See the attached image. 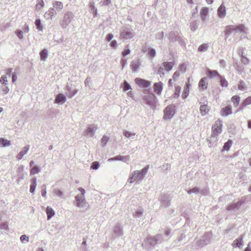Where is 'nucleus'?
I'll return each mask as SVG.
<instances>
[{
    "mask_svg": "<svg viewBox=\"0 0 251 251\" xmlns=\"http://www.w3.org/2000/svg\"><path fill=\"white\" fill-rule=\"evenodd\" d=\"M139 68V66L138 64H132V68H133V70L135 71H137V70Z\"/></svg>",
    "mask_w": 251,
    "mask_h": 251,
    "instance_id": "obj_50",
    "label": "nucleus"
},
{
    "mask_svg": "<svg viewBox=\"0 0 251 251\" xmlns=\"http://www.w3.org/2000/svg\"><path fill=\"white\" fill-rule=\"evenodd\" d=\"M123 89L125 91H126L131 89L130 85L126 81L124 82Z\"/></svg>",
    "mask_w": 251,
    "mask_h": 251,
    "instance_id": "obj_36",
    "label": "nucleus"
},
{
    "mask_svg": "<svg viewBox=\"0 0 251 251\" xmlns=\"http://www.w3.org/2000/svg\"><path fill=\"white\" fill-rule=\"evenodd\" d=\"M65 100V96L62 94H59L57 96L55 101L56 102L59 103L62 101H64Z\"/></svg>",
    "mask_w": 251,
    "mask_h": 251,
    "instance_id": "obj_26",
    "label": "nucleus"
},
{
    "mask_svg": "<svg viewBox=\"0 0 251 251\" xmlns=\"http://www.w3.org/2000/svg\"><path fill=\"white\" fill-rule=\"evenodd\" d=\"M110 46L111 47H113V48H115L117 46V42L116 40H113L111 43H110Z\"/></svg>",
    "mask_w": 251,
    "mask_h": 251,
    "instance_id": "obj_48",
    "label": "nucleus"
},
{
    "mask_svg": "<svg viewBox=\"0 0 251 251\" xmlns=\"http://www.w3.org/2000/svg\"><path fill=\"white\" fill-rule=\"evenodd\" d=\"M0 81L1 83L4 84L7 81V78L5 76H2L0 78Z\"/></svg>",
    "mask_w": 251,
    "mask_h": 251,
    "instance_id": "obj_45",
    "label": "nucleus"
},
{
    "mask_svg": "<svg viewBox=\"0 0 251 251\" xmlns=\"http://www.w3.org/2000/svg\"><path fill=\"white\" fill-rule=\"evenodd\" d=\"M11 145L10 141L4 139L3 138H0V147H5L9 146Z\"/></svg>",
    "mask_w": 251,
    "mask_h": 251,
    "instance_id": "obj_12",
    "label": "nucleus"
},
{
    "mask_svg": "<svg viewBox=\"0 0 251 251\" xmlns=\"http://www.w3.org/2000/svg\"><path fill=\"white\" fill-rule=\"evenodd\" d=\"M93 14H94V17H96L97 16V10L96 8H95L94 9H93V10H92Z\"/></svg>",
    "mask_w": 251,
    "mask_h": 251,
    "instance_id": "obj_56",
    "label": "nucleus"
},
{
    "mask_svg": "<svg viewBox=\"0 0 251 251\" xmlns=\"http://www.w3.org/2000/svg\"><path fill=\"white\" fill-rule=\"evenodd\" d=\"M209 110L207 105H202L200 107V111L202 116L207 114L209 112Z\"/></svg>",
    "mask_w": 251,
    "mask_h": 251,
    "instance_id": "obj_15",
    "label": "nucleus"
},
{
    "mask_svg": "<svg viewBox=\"0 0 251 251\" xmlns=\"http://www.w3.org/2000/svg\"><path fill=\"white\" fill-rule=\"evenodd\" d=\"M237 207V204L236 203H233L229 206H228L227 209L228 210L234 209V208H236Z\"/></svg>",
    "mask_w": 251,
    "mask_h": 251,
    "instance_id": "obj_41",
    "label": "nucleus"
},
{
    "mask_svg": "<svg viewBox=\"0 0 251 251\" xmlns=\"http://www.w3.org/2000/svg\"><path fill=\"white\" fill-rule=\"evenodd\" d=\"M238 89L243 90L245 88V85L243 81L241 80L238 85Z\"/></svg>",
    "mask_w": 251,
    "mask_h": 251,
    "instance_id": "obj_34",
    "label": "nucleus"
},
{
    "mask_svg": "<svg viewBox=\"0 0 251 251\" xmlns=\"http://www.w3.org/2000/svg\"><path fill=\"white\" fill-rule=\"evenodd\" d=\"M155 54H156L155 51L154 49H150L149 50V55L151 57H154L155 55Z\"/></svg>",
    "mask_w": 251,
    "mask_h": 251,
    "instance_id": "obj_40",
    "label": "nucleus"
},
{
    "mask_svg": "<svg viewBox=\"0 0 251 251\" xmlns=\"http://www.w3.org/2000/svg\"><path fill=\"white\" fill-rule=\"evenodd\" d=\"M176 113V107L174 104L168 105L164 110L163 119L171 120Z\"/></svg>",
    "mask_w": 251,
    "mask_h": 251,
    "instance_id": "obj_1",
    "label": "nucleus"
},
{
    "mask_svg": "<svg viewBox=\"0 0 251 251\" xmlns=\"http://www.w3.org/2000/svg\"><path fill=\"white\" fill-rule=\"evenodd\" d=\"M243 245V241L242 238H237L233 241L232 246L234 248H241Z\"/></svg>",
    "mask_w": 251,
    "mask_h": 251,
    "instance_id": "obj_10",
    "label": "nucleus"
},
{
    "mask_svg": "<svg viewBox=\"0 0 251 251\" xmlns=\"http://www.w3.org/2000/svg\"><path fill=\"white\" fill-rule=\"evenodd\" d=\"M162 89V83L161 82H156L153 84L154 91L157 94H160Z\"/></svg>",
    "mask_w": 251,
    "mask_h": 251,
    "instance_id": "obj_8",
    "label": "nucleus"
},
{
    "mask_svg": "<svg viewBox=\"0 0 251 251\" xmlns=\"http://www.w3.org/2000/svg\"><path fill=\"white\" fill-rule=\"evenodd\" d=\"M31 185L30 187V192L31 193H33L36 187V180L35 177L33 178L31 180Z\"/></svg>",
    "mask_w": 251,
    "mask_h": 251,
    "instance_id": "obj_21",
    "label": "nucleus"
},
{
    "mask_svg": "<svg viewBox=\"0 0 251 251\" xmlns=\"http://www.w3.org/2000/svg\"><path fill=\"white\" fill-rule=\"evenodd\" d=\"M78 190L81 192L82 195L84 196L85 193V190L83 188L80 187L78 188Z\"/></svg>",
    "mask_w": 251,
    "mask_h": 251,
    "instance_id": "obj_54",
    "label": "nucleus"
},
{
    "mask_svg": "<svg viewBox=\"0 0 251 251\" xmlns=\"http://www.w3.org/2000/svg\"><path fill=\"white\" fill-rule=\"evenodd\" d=\"M169 84L171 86H172V87L173 86V79H171L169 80Z\"/></svg>",
    "mask_w": 251,
    "mask_h": 251,
    "instance_id": "obj_63",
    "label": "nucleus"
},
{
    "mask_svg": "<svg viewBox=\"0 0 251 251\" xmlns=\"http://www.w3.org/2000/svg\"><path fill=\"white\" fill-rule=\"evenodd\" d=\"M83 196H77L75 197V200L76 201V205L78 207L81 206L82 204L84 202V199L83 198Z\"/></svg>",
    "mask_w": 251,
    "mask_h": 251,
    "instance_id": "obj_19",
    "label": "nucleus"
},
{
    "mask_svg": "<svg viewBox=\"0 0 251 251\" xmlns=\"http://www.w3.org/2000/svg\"><path fill=\"white\" fill-rule=\"evenodd\" d=\"M17 79L16 75L14 73L12 74V82H15Z\"/></svg>",
    "mask_w": 251,
    "mask_h": 251,
    "instance_id": "obj_53",
    "label": "nucleus"
},
{
    "mask_svg": "<svg viewBox=\"0 0 251 251\" xmlns=\"http://www.w3.org/2000/svg\"><path fill=\"white\" fill-rule=\"evenodd\" d=\"M109 140V137L106 136H104L101 139V144L103 146H105Z\"/></svg>",
    "mask_w": 251,
    "mask_h": 251,
    "instance_id": "obj_35",
    "label": "nucleus"
},
{
    "mask_svg": "<svg viewBox=\"0 0 251 251\" xmlns=\"http://www.w3.org/2000/svg\"><path fill=\"white\" fill-rule=\"evenodd\" d=\"M143 178V174H141L138 171H135L131 174V176L128 178V181L130 183H132L135 181L139 180Z\"/></svg>",
    "mask_w": 251,
    "mask_h": 251,
    "instance_id": "obj_3",
    "label": "nucleus"
},
{
    "mask_svg": "<svg viewBox=\"0 0 251 251\" xmlns=\"http://www.w3.org/2000/svg\"><path fill=\"white\" fill-rule=\"evenodd\" d=\"M29 146L27 145L25 147L23 150L21 151L19 153V154H18V155L17 156V158L18 160H20V159H21L23 157V156L26 153V152L28 151V150H29Z\"/></svg>",
    "mask_w": 251,
    "mask_h": 251,
    "instance_id": "obj_11",
    "label": "nucleus"
},
{
    "mask_svg": "<svg viewBox=\"0 0 251 251\" xmlns=\"http://www.w3.org/2000/svg\"><path fill=\"white\" fill-rule=\"evenodd\" d=\"M231 114L232 107L229 105L223 107L220 111V114L223 117H226Z\"/></svg>",
    "mask_w": 251,
    "mask_h": 251,
    "instance_id": "obj_6",
    "label": "nucleus"
},
{
    "mask_svg": "<svg viewBox=\"0 0 251 251\" xmlns=\"http://www.w3.org/2000/svg\"><path fill=\"white\" fill-rule=\"evenodd\" d=\"M248 127L249 128L251 129V120L248 121Z\"/></svg>",
    "mask_w": 251,
    "mask_h": 251,
    "instance_id": "obj_62",
    "label": "nucleus"
},
{
    "mask_svg": "<svg viewBox=\"0 0 251 251\" xmlns=\"http://www.w3.org/2000/svg\"><path fill=\"white\" fill-rule=\"evenodd\" d=\"M113 35L112 34H109L106 37L107 41H110L113 38Z\"/></svg>",
    "mask_w": 251,
    "mask_h": 251,
    "instance_id": "obj_52",
    "label": "nucleus"
},
{
    "mask_svg": "<svg viewBox=\"0 0 251 251\" xmlns=\"http://www.w3.org/2000/svg\"><path fill=\"white\" fill-rule=\"evenodd\" d=\"M47 56L48 53L46 50L44 49L40 52V57L42 60H45L47 57Z\"/></svg>",
    "mask_w": 251,
    "mask_h": 251,
    "instance_id": "obj_29",
    "label": "nucleus"
},
{
    "mask_svg": "<svg viewBox=\"0 0 251 251\" xmlns=\"http://www.w3.org/2000/svg\"><path fill=\"white\" fill-rule=\"evenodd\" d=\"M44 1L43 0H41L38 2V3L36 4V7H38L40 6L41 7H42L44 6Z\"/></svg>",
    "mask_w": 251,
    "mask_h": 251,
    "instance_id": "obj_47",
    "label": "nucleus"
},
{
    "mask_svg": "<svg viewBox=\"0 0 251 251\" xmlns=\"http://www.w3.org/2000/svg\"><path fill=\"white\" fill-rule=\"evenodd\" d=\"M35 24L37 28H38L39 30L42 29L41 21L39 19L36 20Z\"/></svg>",
    "mask_w": 251,
    "mask_h": 251,
    "instance_id": "obj_37",
    "label": "nucleus"
},
{
    "mask_svg": "<svg viewBox=\"0 0 251 251\" xmlns=\"http://www.w3.org/2000/svg\"><path fill=\"white\" fill-rule=\"evenodd\" d=\"M124 135L126 137H129L131 135H134L135 134H131L127 131H125L124 132Z\"/></svg>",
    "mask_w": 251,
    "mask_h": 251,
    "instance_id": "obj_46",
    "label": "nucleus"
},
{
    "mask_svg": "<svg viewBox=\"0 0 251 251\" xmlns=\"http://www.w3.org/2000/svg\"><path fill=\"white\" fill-rule=\"evenodd\" d=\"M96 129V128H95L93 126L91 125L87 128L86 130V134L93 133L94 130Z\"/></svg>",
    "mask_w": 251,
    "mask_h": 251,
    "instance_id": "obj_31",
    "label": "nucleus"
},
{
    "mask_svg": "<svg viewBox=\"0 0 251 251\" xmlns=\"http://www.w3.org/2000/svg\"><path fill=\"white\" fill-rule=\"evenodd\" d=\"M208 12V9L207 7H203L201 10V16L202 20H205Z\"/></svg>",
    "mask_w": 251,
    "mask_h": 251,
    "instance_id": "obj_18",
    "label": "nucleus"
},
{
    "mask_svg": "<svg viewBox=\"0 0 251 251\" xmlns=\"http://www.w3.org/2000/svg\"><path fill=\"white\" fill-rule=\"evenodd\" d=\"M180 92V87L179 86H177L175 87V93L173 95V97L175 98H177Z\"/></svg>",
    "mask_w": 251,
    "mask_h": 251,
    "instance_id": "obj_28",
    "label": "nucleus"
},
{
    "mask_svg": "<svg viewBox=\"0 0 251 251\" xmlns=\"http://www.w3.org/2000/svg\"><path fill=\"white\" fill-rule=\"evenodd\" d=\"M135 82L139 86L142 88H147L150 85V82L140 78H136L135 79Z\"/></svg>",
    "mask_w": 251,
    "mask_h": 251,
    "instance_id": "obj_5",
    "label": "nucleus"
},
{
    "mask_svg": "<svg viewBox=\"0 0 251 251\" xmlns=\"http://www.w3.org/2000/svg\"><path fill=\"white\" fill-rule=\"evenodd\" d=\"M251 104V96L248 97L245 99L243 101L242 105L243 106L245 107Z\"/></svg>",
    "mask_w": 251,
    "mask_h": 251,
    "instance_id": "obj_25",
    "label": "nucleus"
},
{
    "mask_svg": "<svg viewBox=\"0 0 251 251\" xmlns=\"http://www.w3.org/2000/svg\"><path fill=\"white\" fill-rule=\"evenodd\" d=\"M148 171V168L146 167L144 168L140 173L141 174H143V176H144V175L147 173Z\"/></svg>",
    "mask_w": 251,
    "mask_h": 251,
    "instance_id": "obj_51",
    "label": "nucleus"
},
{
    "mask_svg": "<svg viewBox=\"0 0 251 251\" xmlns=\"http://www.w3.org/2000/svg\"><path fill=\"white\" fill-rule=\"evenodd\" d=\"M12 69H8L6 70V73L7 74L9 75L12 72Z\"/></svg>",
    "mask_w": 251,
    "mask_h": 251,
    "instance_id": "obj_59",
    "label": "nucleus"
},
{
    "mask_svg": "<svg viewBox=\"0 0 251 251\" xmlns=\"http://www.w3.org/2000/svg\"><path fill=\"white\" fill-rule=\"evenodd\" d=\"M163 67H160L158 69V73H161L164 70L167 71L171 70L174 65V63L172 62H165L162 63Z\"/></svg>",
    "mask_w": 251,
    "mask_h": 251,
    "instance_id": "obj_4",
    "label": "nucleus"
},
{
    "mask_svg": "<svg viewBox=\"0 0 251 251\" xmlns=\"http://www.w3.org/2000/svg\"><path fill=\"white\" fill-rule=\"evenodd\" d=\"M99 167V163L97 161L94 162L91 166V168L94 170L97 169Z\"/></svg>",
    "mask_w": 251,
    "mask_h": 251,
    "instance_id": "obj_39",
    "label": "nucleus"
},
{
    "mask_svg": "<svg viewBox=\"0 0 251 251\" xmlns=\"http://www.w3.org/2000/svg\"><path fill=\"white\" fill-rule=\"evenodd\" d=\"M231 101L235 107L237 106L240 101V98L237 95L233 96L231 98Z\"/></svg>",
    "mask_w": 251,
    "mask_h": 251,
    "instance_id": "obj_13",
    "label": "nucleus"
},
{
    "mask_svg": "<svg viewBox=\"0 0 251 251\" xmlns=\"http://www.w3.org/2000/svg\"><path fill=\"white\" fill-rule=\"evenodd\" d=\"M208 48V45L207 44H203L199 46L198 48L199 51H204L207 50Z\"/></svg>",
    "mask_w": 251,
    "mask_h": 251,
    "instance_id": "obj_30",
    "label": "nucleus"
},
{
    "mask_svg": "<svg viewBox=\"0 0 251 251\" xmlns=\"http://www.w3.org/2000/svg\"><path fill=\"white\" fill-rule=\"evenodd\" d=\"M232 144V141L231 140H228L224 144L223 148L222 150V151H228Z\"/></svg>",
    "mask_w": 251,
    "mask_h": 251,
    "instance_id": "obj_16",
    "label": "nucleus"
},
{
    "mask_svg": "<svg viewBox=\"0 0 251 251\" xmlns=\"http://www.w3.org/2000/svg\"><path fill=\"white\" fill-rule=\"evenodd\" d=\"M89 6H90V8H91V10H93V9H94V8H95V6H94V4H93V3H90L89 4Z\"/></svg>",
    "mask_w": 251,
    "mask_h": 251,
    "instance_id": "obj_61",
    "label": "nucleus"
},
{
    "mask_svg": "<svg viewBox=\"0 0 251 251\" xmlns=\"http://www.w3.org/2000/svg\"><path fill=\"white\" fill-rule=\"evenodd\" d=\"M244 251H251V249L249 247H247L245 249Z\"/></svg>",
    "mask_w": 251,
    "mask_h": 251,
    "instance_id": "obj_64",
    "label": "nucleus"
},
{
    "mask_svg": "<svg viewBox=\"0 0 251 251\" xmlns=\"http://www.w3.org/2000/svg\"><path fill=\"white\" fill-rule=\"evenodd\" d=\"M179 75H180L179 72L176 71V72H175V73L174 74V75H173V79L175 81H176L177 79L179 77Z\"/></svg>",
    "mask_w": 251,
    "mask_h": 251,
    "instance_id": "obj_38",
    "label": "nucleus"
},
{
    "mask_svg": "<svg viewBox=\"0 0 251 251\" xmlns=\"http://www.w3.org/2000/svg\"><path fill=\"white\" fill-rule=\"evenodd\" d=\"M110 2H111L110 0H104L103 3L104 5H107L110 4Z\"/></svg>",
    "mask_w": 251,
    "mask_h": 251,
    "instance_id": "obj_57",
    "label": "nucleus"
},
{
    "mask_svg": "<svg viewBox=\"0 0 251 251\" xmlns=\"http://www.w3.org/2000/svg\"><path fill=\"white\" fill-rule=\"evenodd\" d=\"M197 191V188H194L192 190H190L188 191V193L190 194L192 192H196Z\"/></svg>",
    "mask_w": 251,
    "mask_h": 251,
    "instance_id": "obj_60",
    "label": "nucleus"
},
{
    "mask_svg": "<svg viewBox=\"0 0 251 251\" xmlns=\"http://www.w3.org/2000/svg\"><path fill=\"white\" fill-rule=\"evenodd\" d=\"M207 75L209 78H212V77H215L216 76H219V75H220L218 74V73L217 71H215V70H207Z\"/></svg>",
    "mask_w": 251,
    "mask_h": 251,
    "instance_id": "obj_20",
    "label": "nucleus"
},
{
    "mask_svg": "<svg viewBox=\"0 0 251 251\" xmlns=\"http://www.w3.org/2000/svg\"><path fill=\"white\" fill-rule=\"evenodd\" d=\"M222 122L218 119L216 120L212 127V137L218 136L222 131Z\"/></svg>",
    "mask_w": 251,
    "mask_h": 251,
    "instance_id": "obj_2",
    "label": "nucleus"
},
{
    "mask_svg": "<svg viewBox=\"0 0 251 251\" xmlns=\"http://www.w3.org/2000/svg\"><path fill=\"white\" fill-rule=\"evenodd\" d=\"M121 35L123 38H127L131 37L132 36V34L127 31H124L122 32Z\"/></svg>",
    "mask_w": 251,
    "mask_h": 251,
    "instance_id": "obj_32",
    "label": "nucleus"
},
{
    "mask_svg": "<svg viewBox=\"0 0 251 251\" xmlns=\"http://www.w3.org/2000/svg\"><path fill=\"white\" fill-rule=\"evenodd\" d=\"M46 211L48 220L50 219L54 215V211L51 207H47Z\"/></svg>",
    "mask_w": 251,
    "mask_h": 251,
    "instance_id": "obj_17",
    "label": "nucleus"
},
{
    "mask_svg": "<svg viewBox=\"0 0 251 251\" xmlns=\"http://www.w3.org/2000/svg\"><path fill=\"white\" fill-rule=\"evenodd\" d=\"M130 51L129 49H126V50H125L123 52H122V55L123 56H126V55H128V54H129Z\"/></svg>",
    "mask_w": 251,
    "mask_h": 251,
    "instance_id": "obj_43",
    "label": "nucleus"
},
{
    "mask_svg": "<svg viewBox=\"0 0 251 251\" xmlns=\"http://www.w3.org/2000/svg\"><path fill=\"white\" fill-rule=\"evenodd\" d=\"M218 15L220 18H224L226 15V7L222 4L218 9Z\"/></svg>",
    "mask_w": 251,
    "mask_h": 251,
    "instance_id": "obj_9",
    "label": "nucleus"
},
{
    "mask_svg": "<svg viewBox=\"0 0 251 251\" xmlns=\"http://www.w3.org/2000/svg\"><path fill=\"white\" fill-rule=\"evenodd\" d=\"M54 7H55L56 9H59V10H61L63 8V4L60 1H56L54 4Z\"/></svg>",
    "mask_w": 251,
    "mask_h": 251,
    "instance_id": "obj_33",
    "label": "nucleus"
},
{
    "mask_svg": "<svg viewBox=\"0 0 251 251\" xmlns=\"http://www.w3.org/2000/svg\"><path fill=\"white\" fill-rule=\"evenodd\" d=\"M9 91V89L7 87H5L4 89H3V92H4L5 94H6Z\"/></svg>",
    "mask_w": 251,
    "mask_h": 251,
    "instance_id": "obj_58",
    "label": "nucleus"
},
{
    "mask_svg": "<svg viewBox=\"0 0 251 251\" xmlns=\"http://www.w3.org/2000/svg\"><path fill=\"white\" fill-rule=\"evenodd\" d=\"M179 68L180 70H183L184 71H185L186 69V67L184 65H179Z\"/></svg>",
    "mask_w": 251,
    "mask_h": 251,
    "instance_id": "obj_55",
    "label": "nucleus"
},
{
    "mask_svg": "<svg viewBox=\"0 0 251 251\" xmlns=\"http://www.w3.org/2000/svg\"><path fill=\"white\" fill-rule=\"evenodd\" d=\"M233 28L234 30L240 32H244L245 30V27L242 24H240L238 25H233Z\"/></svg>",
    "mask_w": 251,
    "mask_h": 251,
    "instance_id": "obj_22",
    "label": "nucleus"
},
{
    "mask_svg": "<svg viewBox=\"0 0 251 251\" xmlns=\"http://www.w3.org/2000/svg\"><path fill=\"white\" fill-rule=\"evenodd\" d=\"M219 77L220 79V84L222 87H226L228 86L227 81L221 75H219Z\"/></svg>",
    "mask_w": 251,
    "mask_h": 251,
    "instance_id": "obj_24",
    "label": "nucleus"
},
{
    "mask_svg": "<svg viewBox=\"0 0 251 251\" xmlns=\"http://www.w3.org/2000/svg\"><path fill=\"white\" fill-rule=\"evenodd\" d=\"M208 86V82L207 80V78L206 77L202 78L199 83V87L200 90H205L207 88Z\"/></svg>",
    "mask_w": 251,
    "mask_h": 251,
    "instance_id": "obj_7",
    "label": "nucleus"
},
{
    "mask_svg": "<svg viewBox=\"0 0 251 251\" xmlns=\"http://www.w3.org/2000/svg\"><path fill=\"white\" fill-rule=\"evenodd\" d=\"M40 169L37 166L32 167L30 171V175H34L40 172Z\"/></svg>",
    "mask_w": 251,
    "mask_h": 251,
    "instance_id": "obj_27",
    "label": "nucleus"
},
{
    "mask_svg": "<svg viewBox=\"0 0 251 251\" xmlns=\"http://www.w3.org/2000/svg\"><path fill=\"white\" fill-rule=\"evenodd\" d=\"M16 34L17 36L20 38L22 39L23 38V32L21 30L17 31L16 32Z\"/></svg>",
    "mask_w": 251,
    "mask_h": 251,
    "instance_id": "obj_44",
    "label": "nucleus"
},
{
    "mask_svg": "<svg viewBox=\"0 0 251 251\" xmlns=\"http://www.w3.org/2000/svg\"><path fill=\"white\" fill-rule=\"evenodd\" d=\"M190 87V84L189 79L188 82L186 83L185 86L184 87V92L183 94V97L184 99L186 98L189 94Z\"/></svg>",
    "mask_w": 251,
    "mask_h": 251,
    "instance_id": "obj_14",
    "label": "nucleus"
},
{
    "mask_svg": "<svg viewBox=\"0 0 251 251\" xmlns=\"http://www.w3.org/2000/svg\"><path fill=\"white\" fill-rule=\"evenodd\" d=\"M20 240L22 242H23L24 241H26V242H28V237L25 235H23L21 236Z\"/></svg>",
    "mask_w": 251,
    "mask_h": 251,
    "instance_id": "obj_42",
    "label": "nucleus"
},
{
    "mask_svg": "<svg viewBox=\"0 0 251 251\" xmlns=\"http://www.w3.org/2000/svg\"><path fill=\"white\" fill-rule=\"evenodd\" d=\"M232 31H234L233 25H228L226 26V30L225 31V35L228 36Z\"/></svg>",
    "mask_w": 251,
    "mask_h": 251,
    "instance_id": "obj_23",
    "label": "nucleus"
},
{
    "mask_svg": "<svg viewBox=\"0 0 251 251\" xmlns=\"http://www.w3.org/2000/svg\"><path fill=\"white\" fill-rule=\"evenodd\" d=\"M124 158V157L121 155L118 156L114 158H112L111 159H115V160H123Z\"/></svg>",
    "mask_w": 251,
    "mask_h": 251,
    "instance_id": "obj_49",
    "label": "nucleus"
}]
</instances>
